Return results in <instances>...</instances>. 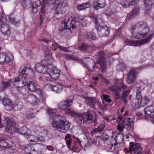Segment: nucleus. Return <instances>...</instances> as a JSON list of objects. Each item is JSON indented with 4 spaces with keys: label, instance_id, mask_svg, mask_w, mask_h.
<instances>
[{
    "label": "nucleus",
    "instance_id": "1",
    "mask_svg": "<svg viewBox=\"0 0 154 154\" xmlns=\"http://www.w3.org/2000/svg\"><path fill=\"white\" fill-rule=\"evenodd\" d=\"M61 0H42L41 4L40 1L37 0L35 2H33L32 5V10L34 13L37 12L38 7L41 5V12L45 13L46 12L49 5H54L55 7L56 6V14H57L62 13V9L67 6L66 3H60Z\"/></svg>",
    "mask_w": 154,
    "mask_h": 154
},
{
    "label": "nucleus",
    "instance_id": "2",
    "mask_svg": "<svg viewBox=\"0 0 154 154\" xmlns=\"http://www.w3.org/2000/svg\"><path fill=\"white\" fill-rule=\"evenodd\" d=\"M55 111L48 109L47 112L50 115V119H53L52 126L61 132L65 133L69 128L70 124L64 117L57 115Z\"/></svg>",
    "mask_w": 154,
    "mask_h": 154
},
{
    "label": "nucleus",
    "instance_id": "3",
    "mask_svg": "<svg viewBox=\"0 0 154 154\" xmlns=\"http://www.w3.org/2000/svg\"><path fill=\"white\" fill-rule=\"evenodd\" d=\"M87 21L86 19L82 17H75L74 19L71 20V22L69 23V21L65 23L62 22L61 25L60 27L59 30L61 32L66 29L70 30L71 28L72 29H76V27L79 25L80 24L83 26L86 25Z\"/></svg>",
    "mask_w": 154,
    "mask_h": 154
},
{
    "label": "nucleus",
    "instance_id": "4",
    "mask_svg": "<svg viewBox=\"0 0 154 154\" xmlns=\"http://www.w3.org/2000/svg\"><path fill=\"white\" fill-rule=\"evenodd\" d=\"M139 31L137 32H134L135 26H133L131 28L132 34L133 37L137 39H141L148 36L150 30L146 23L143 21H140L137 24Z\"/></svg>",
    "mask_w": 154,
    "mask_h": 154
},
{
    "label": "nucleus",
    "instance_id": "5",
    "mask_svg": "<svg viewBox=\"0 0 154 154\" xmlns=\"http://www.w3.org/2000/svg\"><path fill=\"white\" fill-rule=\"evenodd\" d=\"M75 120L80 124L88 121L91 123H94L97 121V115L94 112L88 111L77 115L75 118Z\"/></svg>",
    "mask_w": 154,
    "mask_h": 154
},
{
    "label": "nucleus",
    "instance_id": "6",
    "mask_svg": "<svg viewBox=\"0 0 154 154\" xmlns=\"http://www.w3.org/2000/svg\"><path fill=\"white\" fill-rule=\"evenodd\" d=\"M3 15V12L0 14V32L4 35L8 36L11 34L10 29L9 26L5 24L7 20Z\"/></svg>",
    "mask_w": 154,
    "mask_h": 154
},
{
    "label": "nucleus",
    "instance_id": "7",
    "mask_svg": "<svg viewBox=\"0 0 154 154\" xmlns=\"http://www.w3.org/2000/svg\"><path fill=\"white\" fill-rule=\"evenodd\" d=\"M47 67L46 72L50 77L54 80H57L60 75V70L49 63Z\"/></svg>",
    "mask_w": 154,
    "mask_h": 154
},
{
    "label": "nucleus",
    "instance_id": "8",
    "mask_svg": "<svg viewBox=\"0 0 154 154\" xmlns=\"http://www.w3.org/2000/svg\"><path fill=\"white\" fill-rule=\"evenodd\" d=\"M95 57L97 60V63L100 66L101 72H105L106 70V65L103 51H100L97 52Z\"/></svg>",
    "mask_w": 154,
    "mask_h": 154
},
{
    "label": "nucleus",
    "instance_id": "9",
    "mask_svg": "<svg viewBox=\"0 0 154 154\" xmlns=\"http://www.w3.org/2000/svg\"><path fill=\"white\" fill-rule=\"evenodd\" d=\"M153 35L154 34L152 33L151 34H150L148 37L140 40L133 41L127 40H126L125 43V44L127 45H129L132 46H138L149 42L152 39Z\"/></svg>",
    "mask_w": 154,
    "mask_h": 154
},
{
    "label": "nucleus",
    "instance_id": "10",
    "mask_svg": "<svg viewBox=\"0 0 154 154\" xmlns=\"http://www.w3.org/2000/svg\"><path fill=\"white\" fill-rule=\"evenodd\" d=\"M4 121L6 123L5 131L11 134L16 133L18 130V128L15 127V122L14 121L8 118H4Z\"/></svg>",
    "mask_w": 154,
    "mask_h": 154
},
{
    "label": "nucleus",
    "instance_id": "11",
    "mask_svg": "<svg viewBox=\"0 0 154 154\" xmlns=\"http://www.w3.org/2000/svg\"><path fill=\"white\" fill-rule=\"evenodd\" d=\"M79 62L83 66L85 67L90 71L92 72L94 71L95 63L92 59L88 57L84 59V61L79 59Z\"/></svg>",
    "mask_w": 154,
    "mask_h": 154
},
{
    "label": "nucleus",
    "instance_id": "12",
    "mask_svg": "<svg viewBox=\"0 0 154 154\" xmlns=\"http://www.w3.org/2000/svg\"><path fill=\"white\" fill-rule=\"evenodd\" d=\"M142 68V67H140L131 69L127 75V83L131 84L134 82L136 79L137 75L139 73V71Z\"/></svg>",
    "mask_w": 154,
    "mask_h": 154
},
{
    "label": "nucleus",
    "instance_id": "13",
    "mask_svg": "<svg viewBox=\"0 0 154 154\" xmlns=\"http://www.w3.org/2000/svg\"><path fill=\"white\" fill-rule=\"evenodd\" d=\"M26 84L28 90L32 92H36L39 95H42V91L41 89L38 88L37 83L34 81H30L28 83L26 81Z\"/></svg>",
    "mask_w": 154,
    "mask_h": 154
},
{
    "label": "nucleus",
    "instance_id": "14",
    "mask_svg": "<svg viewBox=\"0 0 154 154\" xmlns=\"http://www.w3.org/2000/svg\"><path fill=\"white\" fill-rule=\"evenodd\" d=\"M96 29L98 35L100 37L107 36L109 34V30L107 26H103L101 25H97Z\"/></svg>",
    "mask_w": 154,
    "mask_h": 154
},
{
    "label": "nucleus",
    "instance_id": "15",
    "mask_svg": "<svg viewBox=\"0 0 154 154\" xmlns=\"http://www.w3.org/2000/svg\"><path fill=\"white\" fill-rule=\"evenodd\" d=\"M132 152H134L136 154L141 153L142 152V150L140 144L139 143L135 144L133 142H130L129 151L127 150V152L128 153L130 152L131 153Z\"/></svg>",
    "mask_w": 154,
    "mask_h": 154
},
{
    "label": "nucleus",
    "instance_id": "16",
    "mask_svg": "<svg viewBox=\"0 0 154 154\" xmlns=\"http://www.w3.org/2000/svg\"><path fill=\"white\" fill-rule=\"evenodd\" d=\"M72 104V100L67 99L66 100L61 101L58 104L59 109L61 110H65Z\"/></svg>",
    "mask_w": 154,
    "mask_h": 154
},
{
    "label": "nucleus",
    "instance_id": "17",
    "mask_svg": "<svg viewBox=\"0 0 154 154\" xmlns=\"http://www.w3.org/2000/svg\"><path fill=\"white\" fill-rule=\"evenodd\" d=\"M86 100V103L89 104L93 108H95L98 104L99 102L97 101L94 97H85V98Z\"/></svg>",
    "mask_w": 154,
    "mask_h": 154
},
{
    "label": "nucleus",
    "instance_id": "18",
    "mask_svg": "<svg viewBox=\"0 0 154 154\" xmlns=\"http://www.w3.org/2000/svg\"><path fill=\"white\" fill-rule=\"evenodd\" d=\"M19 72L23 75L25 74L26 75H28L29 74V78L31 79H33L35 76V74L33 72V70L26 66H25L22 70L19 71Z\"/></svg>",
    "mask_w": 154,
    "mask_h": 154
},
{
    "label": "nucleus",
    "instance_id": "19",
    "mask_svg": "<svg viewBox=\"0 0 154 154\" xmlns=\"http://www.w3.org/2000/svg\"><path fill=\"white\" fill-rule=\"evenodd\" d=\"M106 5L105 0H98L97 1L94 2L93 6L95 10L104 8Z\"/></svg>",
    "mask_w": 154,
    "mask_h": 154
},
{
    "label": "nucleus",
    "instance_id": "20",
    "mask_svg": "<svg viewBox=\"0 0 154 154\" xmlns=\"http://www.w3.org/2000/svg\"><path fill=\"white\" fill-rule=\"evenodd\" d=\"M139 0H125L121 1L120 4L124 8H127L130 5H135L138 2Z\"/></svg>",
    "mask_w": 154,
    "mask_h": 154
},
{
    "label": "nucleus",
    "instance_id": "21",
    "mask_svg": "<svg viewBox=\"0 0 154 154\" xmlns=\"http://www.w3.org/2000/svg\"><path fill=\"white\" fill-rule=\"evenodd\" d=\"M47 86L51 90L57 93H60L63 89V85L61 84H57L54 86L50 84H48L47 85Z\"/></svg>",
    "mask_w": 154,
    "mask_h": 154
},
{
    "label": "nucleus",
    "instance_id": "22",
    "mask_svg": "<svg viewBox=\"0 0 154 154\" xmlns=\"http://www.w3.org/2000/svg\"><path fill=\"white\" fill-rule=\"evenodd\" d=\"M123 79L122 78L119 81L117 79L115 80L114 82L116 88L119 90H123L127 88V86L123 83Z\"/></svg>",
    "mask_w": 154,
    "mask_h": 154
},
{
    "label": "nucleus",
    "instance_id": "23",
    "mask_svg": "<svg viewBox=\"0 0 154 154\" xmlns=\"http://www.w3.org/2000/svg\"><path fill=\"white\" fill-rule=\"evenodd\" d=\"M27 101L32 104L38 105L39 103V100L32 94L29 95L27 98Z\"/></svg>",
    "mask_w": 154,
    "mask_h": 154
},
{
    "label": "nucleus",
    "instance_id": "24",
    "mask_svg": "<svg viewBox=\"0 0 154 154\" xmlns=\"http://www.w3.org/2000/svg\"><path fill=\"white\" fill-rule=\"evenodd\" d=\"M36 71L40 73H45L46 72L47 69L45 65L42 63H38L35 65Z\"/></svg>",
    "mask_w": 154,
    "mask_h": 154
},
{
    "label": "nucleus",
    "instance_id": "25",
    "mask_svg": "<svg viewBox=\"0 0 154 154\" xmlns=\"http://www.w3.org/2000/svg\"><path fill=\"white\" fill-rule=\"evenodd\" d=\"M18 130L16 133H18L20 134H23V136L26 138L27 136L29 134V130L25 126H23L20 128H18Z\"/></svg>",
    "mask_w": 154,
    "mask_h": 154
},
{
    "label": "nucleus",
    "instance_id": "26",
    "mask_svg": "<svg viewBox=\"0 0 154 154\" xmlns=\"http://www.w3.org/2000/svg\"><path fill=\"white\" fill-rule=\"evenodd\" d=\"M144 112L145 114L152 116L154 115V107L149 106L144 109Z\"/></svg>",
    "mask_w": 154,
    "mask_h": 154
},
{
    "label": "nucleus",
    "instance_id": "27",
    "mask_svg": "<svg viewBox=\"0 0 154 154\" xmlns=\"http://www.w3.org/2000/svg\"><path fill=\"white\" fill-rule=\"evenodd\" d=\"M26 77L24 76L20 75L19 76L15 78L14 82H21L23 85L22 86H25L26 84Z\"/></svg>",
    "mask_w": 154,
    "mask_h": 154
},
{
    "label": "nucleus",
    "instance_id": "28",
    "mask_svg": "<svg viewBox=\"0 0 154 154\" xmlns=\"http://www.w3.org/2000/svg\"><path fill=\"white\" fill-rule=\"evenodd\" d=\"M139 8L135 7L132 10L131 13L128 14V17H129L130 19H132L137 15L139 13Z\"/></svg>",
    "mask_w": 154,
    "mask_h": 154
},
{
    "label": "nucleus",
    "instance_id": "29",
    "mask_svg": "<svg viewBox=\"0 0 154 154\" xmlns=\"http://www.w3.org/2000/svg\"><path fill=\"white\" fill-rule=\"evenodd\" d=\"M91 6L90 3L89 2H87L82 4L78 5L77 7V9L79 11H81L89 8Z\"/></svg>",
    "mask_w": 154,
    "mask_h": 154
},
{
    "label": "nucleus",
    "instance_id": "30",
    "mask_svg": "<svg viewBox=\"0 0 154 154\" xmlns=\"http://www.w3.org/2000/svg\"><path fill=\"white\" fill-rule=\"evenodd\" d=\"M33 150L32 152V154H38L39 152H41L40 144L37 143L33 145Z\"/></svg>",
    "mask_w": 154,
    "mask_h": 154
},
{
    "label": "nucleus",
    "instance_id": "31",
    "mask_svg": "<svg viewBox=\"0 0 154 154\" xmlns=\"http://www.w3.org/2000/svg\"><path fill=\"white\" fill-rule=\"evenodd\" d=\"M142 101L134 98L131 101V103L132 106L135 108L136 109L138 108L141 104Z\"/></svg>",
    "mask_w": 154,
    "mask_h": 154
},
{
    "label": "nucleus",
    "instance_id": "32",
    "mask_svg": "<svg viewBox=\"0 0 154 154\" xmlns=\"http://www.w3.org/2000/svg\"><path fill=\"white\" fill-rule=\"evenodd\" d=\"M25 152L27 154H32V152L33 150V144L23 146Z\"/></svg>",
    "mask_w": 154,
    "mask_h": 154
},
{
    "label": "nucleus",
    "instance_id": "33",
    "mask_svg": "<svg viewBox=\"0 0 154 154\" xmlns=\"http://www.w3.org/2000/svg\"><path fill=\"white\" fill-rule=\"evenodd\" d=\"M152 5L153 3L151 0H145L144 1V6L146 10L151 9Z\"/></svg>",
    "mask_w": 154,
    "mask_h": 154
},
{
    "label": "nucleus",
    "instance_id": "34",
    "mask_svg": "<svg viewBox=\"0 0 154 154\" xmlns=\"http://www.w3.org/2000/svg\"><path fill=\"white\" fill-rule=\"evenodd\" d=\"M26 138L31 142H36L38 141L37 137V136L33 134H30L29 133Z\"/></svg>",
    "mask_w": 154,
    "mask_h": 154
},
{
    "label": "nucleus",
    "instance_id": "35",
    "mask_svg": "<svg viewBox=\"0 0 154 154\" xmlns=\"http://www.w3.org/2000/svg\"><path fill=\"white\" fill-rule=\"evenodd\" d=\"M9 21L10 23L13 24L18 26L19 24L18 22L15 19V18L13 14H11L9 17Z\"/></svg>",
    "mask_w": 154,
    "mask_h": 154
},
{
    "label": "nucleus",
    "instance_id": "36",
    "mask_svg": "<svg viewBox=\"0 0 154 154\" xmlns=\"http://www.w3.org/2000/svg\"><path fill=\"white\" fill-rule=\"evenodd\" d=\"M0 146L3 150H5L6 148H10L11 145L6 141L5 140H4L3 141L1 142Z\"/></svg>",
    "mask_w": 154,
    "mask_h": 154
},
{
    "label": "nucleus",
    "instance_id": "37",
    "mask_svg": "<svg viewBox=\"0 0 154 154\" xmlns=\"http://www.w3.org/2000/svg\"><path fill=\"white\" fill-rule=\"evenodd\" d=\"M126 120V118L124 115H119L117 119V121H119V123L121 124L122 126L125 125Z\"/></svg>",
    "mask_w": 154,
    "mask_h": 154
},
{
    "label": "nucleus",
    "instance_id": "38",
    "mask_svg": "<svg viewBox=\"0 0 154 154\" xmlns=\"http://www.w3.org/2000/svg\"><path fill=\"white\" fill-rule=\"evenodd\" d=\"M130 91L129 90L124 91L122 94L121 98L123 100L125 103H128L127 97L129 94Z\"/></svg>",
    "mask_w": 154,
    "mask_h": 154
},
{
    "label": "nucleus",
    "instance_id": "39",
    "mask_svg": "<svg viewBox=\"0 0 154 154\" xmlns=\"http://www.w3.org/2000/svg\"><path fill=\"white\" fill-rule=\"evenodd\" d=\"M134 125V122H128L127 124L124 125V128L126 129L127 131H131L133 129V127Z\"/></svg>",
    "mask_w": 154,
    "mask_h": 154
},
{
    "label": "nucleus",
    "instance_id": "40",
    "mask_svg": "<svg viewBox=\"0 0 154 154\" xmlns=\"http://www.w3.org/2000/svg\"><path fill=\"white\" fill-rule=\"evenodd\" d=\"M2 101L3 104L5 106L12 105L13 104L10 99L7 98H3Z\"/></svg>",
    "mask_w": 154,
    "mask_h": 154
},
{
    "label": "nucleus",
    "instance_id": "41",
    "mask_svg": "<svg viewBox=\"0 0 154 154\" xmlns=\"http://www.w3.org/2000/svg\"><path fill=\"white\" fill-rule=\"evenodd\" d=\"M85 37L86 39H91L93 40H95L96 39V36L93 33H86L85 35Z\"/></svg>",
    "mask_w": 154,
    "mask_h": 154
},
{
    "label": "nucleus",
    "instance_id": "42",
    "mask_svg": "<svg viewBox=\"0 0 154 154\" xmlns=\"http://www.w3.org/2000/svg\"><path fill=\"white\" fill-rule=\"evenodd\" d=\"M53 46H56L60 50L63 51L67 52L68 51L67 50V48L66 47H64L63 46H61L58 44L55 43H54L53 45Z\"/></svg>",
    "mask_w": 154,
    "mask_h": 154
},
{
    "label": "nucleus",
    "instance_id": "43",
    "mask_svg": "<svg viewBox=\"0 0 154 154\" xmlns=\"http://www.w3.org/2000/svg\"><path fill=\"white\" fill-rule=\"evenodd\" d=\"M97 106L99 107L100 109L103 111L106 110L108 107V105H104V104H100L99 102Z\"/></svg>",
    "mask_w": 154,
    "mask_h": 154
},
{
    "label": "nucleus",
    "instance_id": "44",
    "mask_svg": "<svg viewBox=\"0 0 154 154\" xmlns=\"http://www.w3.org/2000/svg\"><path fill=\"white\" fill-rule=\"evenodd\" d=\"M10 82H3L2 83V87L3 89H5L9 86Z\"/></svg>",
    "mask_w": 154,
    "mask_h": 154
},
{
    "label": "nucleus",
    "instance_id": "45",
    "mask_svg": "<svg viewBox=\"0 0 154 154\" xmlns=\"http://www.w3.org/2000/svg\"><path fill=\"white\" fill-rule=\"evenodd\" d=\"M29 2V0H21L20 1V3L23 8H25Z\"/></svg>",
    "mask_w": 154,
    "mask_h": 154
},
{
    "label": "nucleus",
    "instance_id": "46",
    "mask_svg": "<svg viewBox=\"0 0 154 154\" xmlns=\"http://www.w3.org/2000/svg\"><path fill=\"white\" fill-rule=\"evenodd\" d=\"M136 99H137L140 101H142V97L141 95V92L138 90L136 92Z\"/></svg>",
    "mask_w": 154,
    "mask_h": 154
},
{
    "label": "nucleus",
    "instance_id": "47",
    "mask_svg": "<svg viewBox=\"0 0 154 154\" xmlns=\"http://www.w3.org/2000/svg\"><path fill=\"white\" fill-rule=\"evenodd\" d=\"M103 97L105 101L109 103L111 102L112 100L111 99H110L109 97V95L106 94H104L103 95Z\"/></svg>",
    "mask_w": 154,
    "mask_h": 154
},
{
    "label": "nucleus",
    "instance_id": "48",
    "mask_svg": "<svg viewBox=\"0 0 154 154\" xmlns=\"http://www.w3.org/2000/svg\"><path fill=\"white\" fill-rule=\"evenodd\" d=\"M88 47V46L86 44L83 43L79 47V48L80 50L83 51L86 49Z\"/></svg>",
    "mask_w": 154,
    "mask_h": 154
},
{
    "label": "nucleus",
    "instance_id": "49",
    "mask_svg": "<svg viewBox=\"0 0 154 154\" xmlns=\"http://www.w3.org/2000/svg\"><path fill=\"white\" fill-rule=\"evenodd\" d=\"M105 127V126L104 125V124H102L98 127L97 130L98 132H101L103 131Z\"/></svg>",
    "mask_w": 154,
    "mask_h": 154
},
{
    "label": "nucleus",
    "instance_id": "50",
    "mask_svg": "<svg viewBox=\"0 0 154 154\" xmlns=\"http://www.w3.org/2000/svg\"><path fill=\"white\" fill-rule=\"evenodd\" d=\"M35 116V115L32 112L29 113L27 115V117L28 119H31L33 118Z\"/></svg>",
    "mask_w": 154,
    "mask_h": 154
},
{
    "label": "nucleus",
    "instance_id": "51",
    "mask_svg": "<svg viewBox=\"0 0 154 154\" xmlns=\"http://www.w3.org/2000/svg\"><path fill=\"white\" fill-rule=\"evenodd\" d=\"M37 140L38 141H40L42 142H44L45 141L44 138L42 136H40L37 137Z\"/></svg>",
    "mask_w": 154,
    "mask_h": 154
},
{
    "label": "nucleus",
    "instance_id": "52",
    "mask_svg": "<svg viewBox=\"0 0 154 154\" xmlns=\"http://www.w3.org/2000/svg\"><path fill=\"white\" fill-rule=\"evenodd\" d=\"M47 149L52 152L54 151V148L51 146H47Z\"/></svg>",
    "mask_w": 154,
    "mask_h": 154
},
{
    "label": "nucleus",
    "instance_id": "53",
    "mask_svg": "<svg viewBox=\"0 0 154 154\" xmlns=\"http://www.w3.org/2000/svg\"><path fill=\"white\" fill-rule=\"evenodd\" d=\"M124 128V126L122 125L121 124H119L117 127V129L118 130L122 131Z\"/></svg>",
    "mask_w": 154,
    "mask_h": 154
},
{
    "label": "nucleus",
    "instance_id": "54",
    "mask_svg": "<svg viewBox=\"0 0 154 154\" xmlns=\"http://www.w3.org/2000/svg\"><path fill=\"white\" fill-rule=\"evenodd\" d=\"M41 151L44 149H47V146L44 145L42 143L40 144Z\"/></svg>",
    "mask_w": 154,
    "mask_h": 154
},
{
    "label": "nucleus",
    "instance_id": "55",
    "mask_svg": "<svg viewBox=\"0 0 154 154\" xmlns=\"http://www.w3.org/2000/svg\"><path fill=\"white\" fill-rule=\"evenodd\" d=\"M116 87L114 86H112L109 87V89L112 91H116Z\"/></svg>",
    "mask_w": 154,
    "mask_h": 154
},
{
    "label": "nucleus",
    "instance_id": "56",
    "mask_svg": "<svg viewBox=\"0 0 154 154\" xmlns=\"http://www.w3.org/2000/svg\"><path fill=\"white\" fill-rule=\"evenodd\" d=\"M118 66L119 67H121L120 70L122 71L124 70L125 68V65L124 64H119Z\"/></svg>",
    "mask_w": 154,
    "mask_h": 154
},
{
    "label": "nucleus",
    "instance_id": "57",
    "mask_svg": "<svg viewBox=\"0 0 154 154\" xmlns=\"http://www.w3.org/2000/svg\"><path fill=\"white\" fill-rule=\"evenodd\" d=\"M127 122H134V119L133 118H128L127 120Z\"/></svg>",
    "mask_w": 154,
    "mask_h": 154
},
{
    "label": "nucleus",
    "instance_id": "58",
    "mask_svg": "<svg viewBox=\"0 0 154 154\" xmlns=\"http://www.w3.org/2000/svg\"><path fill=\"white\" fill-rule=\"evenodd\" d=\"M144 100L145 101L146 104V103L148 102L149 101V100L148 97L146 96L144 97Z\"/></svg>",
    "mask_w": 154,
    "mask_h": 154
},
{
    "label": "nucleus",
    "instance_id": "59",
    "mask_svg": "<svg viewBox=\"0 0 154 154\" xmlns=\"http://www.w3.org/2000/svg\"><path fill=\"white\" fill-rule=\"evenodd\" d=\"M64 56L65 58L68 59H71V56L69 55L68 54H64Z\"/></svg>",
    "mask_w": 154,
    "mask_h": 154
},
{
    "label": "nucleus",
    "instance_id": "60",
    "mask_svg": "<svg viewBox=\"0 0 154 154\" xmlns=\"http://www.w3.org/2000/svg\"><path fill=\"white\" fill-rule=\"evenodd\" d=\"M41 95V98L42 99V102L44 104H45V102L46 101L45 98V97H44L43 96H42V95Z\"/></svg>",
    "mask_w": 154,
    "mask_h": 154
},
{
    "label": "nucleus",
    "instance_id": "61",
    "mask_svg": "<svg viewBox=\"0 0 154 154\" xmlns=\"http://www.w3.org/2000/svg\"><path fill=\"white\" fill-rule=\"evenodd\" d=\"M113 146V143H111L110 144H109L108 146V147L110 150L112 149V147Z\"/></svg>",
    "mask_w": 154,
    "mask_h": 154
},
{
    "label": "nucleus",
    "instance_id": "62",
    "mask_svg": "<svg viewBox=\"0 0 154 154\" xmlns=\"http://www.w3.org/2000/svg\"><path fill=\"white\" fill-rule=\"evenodd\" d=\"M5 140V138L3 135H0V143L1 142Z\"/></svg>",
    "mask_w": 154,
    "mask_h": 154
},
{
    "label": "nucleus",
    "instance_id": "63",
    "mask_svg": "<svg viewBox=\"0 0 154 154\" xmlns=\"http://www.w3.org/2000/svg\"><path fill=\"white\" fill-rule=\"evenodd\" d=\"M66 143L68 145V146H70V144L71 143V142H72V140H70V139H68V140H67V141H66Z\"/></svg>",
    "mask_w": 154,
    "mask_h": 154
},
{
    "label": "nucleus",
    "instance_id": "64",
    "mask_svg": "<svg viewBox=\"0 0 154 154\" xmlns=\"http://www.w3.org/2000/svg\"><path fill=\"white\" fill-rule=\"evenodd\" d=\"M103 82L105 83H106L107 85H108L109 83V81L108 80L106 79L105 78L103 80Z\"/></svg>",
    "mask_w": 154,
    "mask_h": 154
}]
</instances>
